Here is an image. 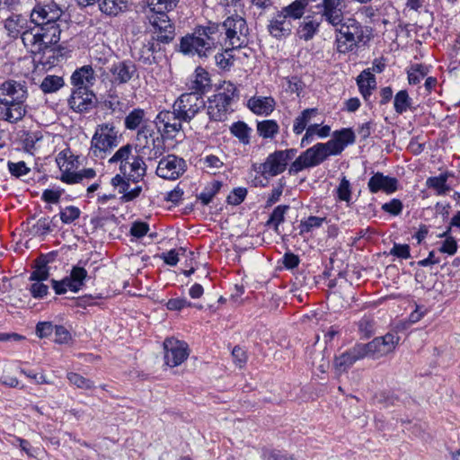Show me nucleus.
<instances>
[{
    "mask_svg": "<svg viewBox=\"0 0 460 460\" xmlns=\"http://www.w3.org/2000/svg\"><path fill=\"white\" fill-rule=\"evenodd\" d=\"M232 49H226L223 52L215 55V61L218 67L226 70L234 65V58L231 54Z\"/></svg>",
    "mask_w": 460,
    "mask_h": 460,
    "instance_id": "09e8293b",
    "label": "nucleus"
},
{
    "mask_svg": "<svg viewBox=\"0 0 460 460\" xmlns=\"http://www.w3.org/2000/svg\"><path fill=\"white\" fill-rule=\"evenodd\" d=\"M128 2L129 0H101L98 7L103 14L115 17L128 10Z\"/></svg>",
    "mask_w": 460,
    "mask_h": 460,
    "instance_id": "cd10ccee",
    "label": "nucleus"
},
{
    "mask_svg": "<svg viewBox=\"0 0 460 460\" xmlns=\"http://www.w3.org/2000/svg\"><path fill=\"white\" fill-rule=\"evenodd\" d=\"M358 326L360 333L366 338L370 337L375 332L374 321L370 317L364 316L361 318Z\"/></svg>",
    "mask_w": 460,
    "mask_h": 460,
    "instance_id": "3c124183",
    "label": "nucleus"
},
{
    "mask_svg": "<svg viewBox=\"0 0 460 460\" xmlns=\"http://www.w3.org/2000/svg\"><path fill=\"white\" fill-rule=\"evenodd\" d=\"M88 278L87 270L81 266H74L69 276L62 280L52 279V287L57 295L65 294L67 290L78 292L84 285L85 279Z\"/></svg>",
    "mask_w": 460,
    "mask_h": 460,
    "instance_id": "4468645a",
    "label": "nucleus"
},
{
    "mask_svg": "<svg viewBox=\"0 0 460 460\" xmlns=\"http://www.w3.org/2000/svg\"><path fill=\"white\" fill-rule=\"evenodd\" d=\"M53 332L55 334L54 341L56 343H66L71 339L70 332L62 325H55Z\"/></svg>",
    "mask_w": 460,
    "mask_h": 460,
    "instance_id": "bf43d9fd",
    "label": "nucleus"
},
{
    "mask_svg": "<svg viewBox=\"0 0 460 460\" xmlns=\"http://www.w3.org/2000/svg\"><path fill=\"white\" fill-rule=\"evenodd\" d=\"M62 223L69 225L79 218L80 209L75 206H67L59 213Z\"/></svg>",
    "mask_w": 460,
    "mask_h": 460,
    "instance_id": "8fccbe9b",
    "label": "nucleus"
},
{
    "mask_svg": "<svg viewBox=\"0 0 460 460\" xmlns=\"http://www.w3.org/2000/svg\"><path fill=\"white\" fill-rule=\"evenodd\" d=\"M238 99L236 86L231 82H224L217 93L208 99L207 113L210 120L225 121L233 112L232 104Z\"/></svg>",
    "mask_w": 460,
    "mask_h": 460,
    "instance_id": "20e7f679",
    "label": "nucleus"
},
{
    "mask_svg": "<svg viewBox=\"0 0 460 460\" xmlns=\"http://www.w3.org/2000/svg\"><path fill=\"white\" fill-rule=\"evenodd\" d=\"M7 166L10 173L15 177H20L29 172V168L23 161L18 163L8 162Z\"/></svg>",
    "mask_w": 460,
    "mask_h": 460,
    "instance_id": "5fc2aeb1",
    "label": "nucleus"
},
{
    "mask_svg": "<svg viewBox=\"0 0 460 460\" xmlns=\"http://www.w3.org/2000/svg\"><path fill=\"white\" fill-rule=\"evenodd\" d=\"M299 262V257L292 252H287L283 257V264L287 269H294L298 266Z\"/></svg>",
    "mask_w": 460,
    "mask_h": 460,
    "instance_id": "338daca9",
    "label": "nucleus"
},
{
    "mask_svg": "<svg viewBox=\"0 0 460 460\" xmlns=\"http://www.w3.org/2000/svg\"><path fill=\"white\" fill-rule=\"evenodd\" d=\"M289 209L288 205H279L276 207L267 221V226H273L276 232L279 230V225L284 221L285 214Z\"/></svg>",
    "mask_w": 460,
    "mask_h": 460,
    "instance_id": "c03bdc74",
    "label": "nucleus"
},
{
    "mask_svg": "<svg viewBox=\"0 0 460 460\" xmlns=\"http://www.w3.org/2000/svg\"><path fill=\"white\" fill-rule=\"evenodd\" d=\"M188 85L189 89L193 91L192 93H198L202 96L211 86L208 72L203 67L198 66Z\"/></svg>",
    "mask_w": 460,
    "mask_h": 460,
    "instance_id": "393cba45",
    "label": "nucleus"
},
{
    "mask_svg": "<svg viewBox=\"0 0 460 460\" xmlns=\"http://www.w3.org/2000/svg\"><path fill=\"white\" fill-rule=\"evenodd\" d=\"M317 114L316 108H308L304 110L299 116L294 120L293 132L296 135H300L305 129L306 126L311 120L312 117Z\"/></svg>",
    "mask_w": 460,
    "mask_h": 460,
    "instance_id": "f704fd0d",
    "label": "nucleus"
},
{
    "mask_svg": "<svg viewBox=\"0 0 460 460\" xmlns=\"http://www.w3.org/2000/svg\"><path fill=\"white\" fill-rule=\"evenodd\" d=\"M267 28L272 37L280 40L291 34L293 24L290 20L279 11L271 18Z\"/></svg>",
    "mask_w": 460,
    "mask_h": 460,
    "instance_id": "5701e85b",
    "label": "nucleus"
},
{
    "mask_svg": "<svg viewBox=\"0 0 460 460\" xmlns=\"http://www.w3.org/2000/svg\"><path fill=\"white\" fill-rule=\"evenodd\" d=\"M369 358L364 343H357L341 355L335 357L334 367L337 372H346L357 361Z\"/></svg>",
    "mask_w": 460,
    "mask_h": 460,
    "instance_id": "aec40b11",
    "label": "nucleus"
},
{
    "mask_svg": "<svg viewBox=\"0 0 460 460\" xmlns=\"http://www.w3.org/2000/svg\"><path fill=\"white\" fill-rule=\"evenodd\" d=\"M296 153L295 148L277 150L270 154L264 163L259 164L258 172L266 179L277 176L285 172Z\"/></svg>",
    "mask_w": 460,
    "mask_h": 460,
    "instance_id": "9d476101",
    "label": "nucleus"
},
{
    "mask_svg": "<svg viewBox=\"0 0 460 460\" xmlns=\"http://www.w3.org/2000/svg\"><path fill=\"white\" fill-rule=\"evenodd\" d=\"M114 82L118 84H126L137 74L136 65L130 61H119L112 65L110 69Z\"/></svg>",
    "mask_w": 460,
    "mask_h": 460,
    "instance_id": "b1692460",
    "label": "nucleus"
},
{
    "mask_svg": "<svg viewBox=\"0 0 460 460\" xmlns=\"http://www.w3.org/2000/svg\"><path fill=\"white\" fill-rule=\"evenodd\" d=\"M390 253L398 258L408 259L411 257L410 246L408 244L394 243Z\"/></svg>",
    "mask_w": 460,
    "mask_h": 460,
    "instance_id": "680f3d73",
    "label": "nucleus"
},
{
    "mask_svg": "<svg viewBox=\"0 0 460 460\" xmlns=\"http://www.w3.org/2000/svg\"><path fill=\"white\" fill-rule=\"evenodd\" d=\"M326 220L325 217L310 216L305 220H302L299 225L300 234L310 233L315 228L322 226L323 223Z\"/></svg>",
    "mask_w": 460,
    "mask_h": 460,
    "instance_id": "a18cd8bd",
    "label": "nucleus"
},
{
    "mask_svg": "<svg viewBox=\"0 0 460 460\" xmlns=\"http://www.w3.org/2000/svg\"><path fill=\"white\" fill-rule=\"evenodd\" d=\"M308 3V0H295L288 6L283 7L279 13L290 21L300 19L305 13Z\"/></svg>",
    "mask_w": 460,
    "mask_h": 460,
    "instance_id": "72a5a7b5",
    "label": "nucleus"
},
{
    "mask_svg": "<svg viewBox=\"0 0 460 460\" xmlns=\"http://www.w3.org/2000/svg\"><path fill=\"white\" fill-rule=\"evenodd\" d=\"M4 29L10 38H21L27 49H41L38 41V34L34 31L32 22H31V18L28 20L22 14H12L5 19Z\"/></svg>",
    "mask_w": 460,
    "mask_h": 460,
    "instance_id": "0eeeda50",
    "label": "nucleus"
},
{
    "mask_svg": "<svg viewBox=\"0 0 460 460\" xmlns=\"http://www.w3.org/2000/svg\"><path fill=\"white\" fill-rule=\"evenodd\" d=\"M27 225L29 234L34 237L44 236L53 231L52 219L49 217H40L33 223L29 220Z\"/></svg>",
    "mask_w": 460,
    "mask_h": 460,
    "instance_id": "7c9ffc66",
    "label": "nucleus"
},
{
    "mask_svg": "<svg viewBox=\"0 0 460 460\" xmlns=\"http://www.w3.org/2000/svg\"><path fill=\"white\" fill-rule=\"evenodd\" d=\"M168 13H152L148 16L149 22L155 28L156 40L162 43H169L174 38V25L172 23Z\"/></svg>",
    "mask_w": 460,
    "mask_h": 460,
    "instance_id": "6ab92c4d",
    "label": "nucleus"
},
{
    "mask_svg": "<svg viewBox=\"0 0 460 460\" xmlns=\"http://www.w3.org/2000/svg\"><path fill=\"white\" fill-rule=\"evenodd\" d=\"M221 186L222 184L220 181H213L198 196V199H199L204 206L208 205L215 195L219 191Z\"/></svg>",
    "mask_w": 460,
    "mask_h": 460,
    "instance_id": "de8ad7c7",
    "label": "nucleus"
},
{
    "mask_svg": "<svg viewBox=\"0 0 460 460\" xmlns=\"http://www.w3.org/2000/svg\"><path fill=\"white\" fill-rule=\"evenodd\" d=\"M320 27V22L316 19L306 17L297 29V36L305 41L314 38Z\"/></svg>",
    "mask_w": 460,
    "mask_h": 460,
    "instance_id": "473e14b6",
    "label": "nucleus"
},
{
    "mask_svg": "<svg viewBox=\"0 0 460 460\" xmlns=\"http://www.w3.org/2000/svg\"><path fill=\"white\" fill-rule=\"evenodd\" d=\"M159 133L167 140L175 139L179 135L183 134L182 122L177 111L172 110L161 111L154 120Z\"/></svg>",
    "mask_w": 460,
    "mask_h": 460,
    "instance_id": "f8f14e48",
    "label": "nucleus"
},
{
    "mask_svg": "<svg viewBox=\"0 0 460 460\" xmlns=\"http://www.w3.org/2000/svg\"><path fill=\"white\" fill-rule=\"evenodd\" d=\"M54 328L55 325L50 322H40L36 325V334L40 339L49 337L53 333Z\"/></svg>",
    "mask_w": 460,
    "mask_h": 460,
    "instance_id": "6e6d98bb",
    "label": "nucleus"
},
{
    "mask_svg": "<svg viewBox=\"0 0 460 460\" xmlns=\"http://www.w3.org/2000/svg\"><path fill=\"white\" fill-rule=\"evenodd\" d=\"M179 0H147V4L152 13H169L178 4Z\"/></svg>",
    "mask_w": 460,
    "mask_h": 460,
    "instance_id": "ea45409f",
    "label": "nucleus"
},
{
    "mask_svg": "<svg viewBox=\"0 0 460 460\" xmlns=\"http://www.w3.org/2000/svg\"><path fill=\"white\" fill-rule=\"evenodd\" d=\"M448 172L440 173L438 176L429 177L426 180V186L435 190L437 196H444L450 190L447 184Z\"/></svg>",
    "mask_w": 460,
    "mask_h": 460,
    "instance_id": "2f4dec72",
    "label": "nucleus"
},
{
    "mask_svg": "<svg viewBox=\"0 0 460 460\" xmlns=\"http://www.w3.org/2000/svg\"><path fill=\"white\" fill-rule=\"evenodd\" d=\"M164 361L171 367L180 366L189 357V346L175 338H166L164 341Z\"/></svg>",
    "mask_w": 460,
    "mask_h": 460,
    "instance_id": "2eb2a0df",
    "label": "nucleus"
},
{
    "mask_svg": "<svg viewBox=\"0 0 460 460\" xmlns=\"http://www.w3.org/2000/svg\"><path fill=\"white\" fill-rule=\"evenodd\" d=\"M279 130L278 123L273 119H266L257 124L258 134L263 138H273Z\"/></svg>",
    "mask_w": 460,
    "mask_h": 460,
    "instance_id": "58836bf2",
    "label": "nucleus"
},
{
    "mask_svg": "<svg viewBox=\"0 0 460 460\" xmlns=\"http://www.w3.org/2000/svg\"><path fill=\"white\" fill-rule=\"evenodd\" d=\"M172 108L177 111L180 119L189 123L205 110L206 102L203 96L198 93H185L174 101Z\"/></svg>",
    "mask_w": 460,
    "mask_h": 460,
    "instance_id": "9b49d317",
    "label": "nucleus"
},
{
    "mask_svg": "<svg viewBox=\"0 0 460 460\" xmlns=\"http://www.w3.org/2000/svg\"><path fill=\"white\" fill-rule=\"evenodd\" d=\"M323 150V146H320V144L317 143L302 152L299 156L291 163L288 169L289 174H296L304 169L315 167L323 163L326 158Z\"/></svg>",
    "mask_w": 460,
    "mask_h": 460,
    "instance_id": "ddd939ff",
    "label": "nucleus"
},
{
    "mask_svg": "<svg viewBox=\"0 0 460 460\" xmlns=\"http://www.w3.org/2000/svg\"><path fill=\"white\" fill-rule=\"evenodd\" d=\"M400 338L395 333L388 332L384 336L376 337L371 341L364 343L369 358H380L394 350Z\"/></svg>",
    "mask_w": 460,
    "mask_h": 460,
    "instance_id": "a211bd4d",
    "label": "nucleus"
},
{
    "mask_svg": "<svg viewBox=\"0 0 460 460\" xmlns=\"http://www.w3.org/2000/svg\"><path fill=\"white\" fill-rule=\"evenodd\" d=\"M337 198L341 201H345L348 205L350 204L352 198V188L349 181L346 176H342L339 186L336 190Z\"/></svg>",
    "mask_w": 460,
    "mask_h": 460,
    "instance_id": "37998d69",
    "label": "nucleus"
},
{
    "mask_svg": "<svg viewBox=\"0 0 460 460\" xmlns=\"http://www.w3.org/2000/svg\"><path fill=\"white\" fill-rule=\"evenodd\" d=\"M109 164H119V172L128 181H140L146 172V164L139 155L132 154V146L127 144L109 159Z\"/></svg>",
    "mask_w": 460,
    "mask_h": 460,
    "instance_id": "39448f33",
    "label": "nucleus"
},
{
    "mask_svg": "<svg viewBox=\"0 0 460 460\" xmlns=\"http://www.w3.org/2000/svg\"><path fill=\"white\" fill-rule=\"evenodd\" d=\"M137 139L141 146V154L149 160L160 157L164 152V137L155 132L150 126H142L137 131Z\"/></svg>",
    "mask_w": 460,
    "mask_h": 460,
    "instance_id": "1a4fd4ad",
    "label": "nucleus"
},
{
    "mask_svg": "<svg viewBox=\"0 0 460 460\" xmlns=\"http://www.w3.org/2000/svg\"><path fill=\"white\" fill-rule=\"evenodd\" d=\"M457 251V243L453 236H447L442 243L439 252L448 255H454Z\"/></svg>",
    "mask_w": 460,
    "mask_h": 460,
    "instance_id": "052dcab7",
    "label": "nucleus"
},
{
    "mask_svg": "<svg viewBox=\"0 0 460 460\" xmlns=\"http://www.w3.org/2000/svg\"><path fill=\"white\" fill-rule=\"evenodd\" d=\"M49 261L46 256H40L36 261L34 270L30 276V280H47L49 277V268L48 267Z\"/></svg>",
    "mask_w": 460,
    "mask_h": 460,
    "instance_id": "c9c22d12",
    "label": "nucleus"
},
{
    "mask_svg": "<svg viewBox=\"0 0 460 460\" xmlns=\"http://www.w3.org/2000/svg\"><path fill=\"white\" fill-rule=\"evenodd\" d=\"M149 230V226L146 222H134L130 228V234L136 238L145 236Z\"/></svg>",
    "mask_w": 460,
    "mask_h": 460,
    "instance_id": "13d9d810",
    "label": "nucleus"
},
{
    "mask_svg": "<svg viewBox=\"0 0 460 460\" xmlns=\"http://www.w3.org/2000/svg\"><path fill=\"white\" fill-rule=\"evenodd\" d=\"M66 377L69 382L75 385L77 388L84 390H91L94 388V383L92 380L87 379L77 373L68 372L66 374Z\"/></svg>",
    "mask_w": 460,
    "mask_h": 460,
    "instance_id": "49530a36",
    "label": "nucleus"
},
{
    "mask_svg": "<svg viewBox=\"0 0 460 460\" xmlns=\"http://www.w3.org/2000/svg\"><path fill=\"white\" fill-rule=\"evenodd\" d=\"M248 26L244 18L238 14L228 16L222 23L208 22L198 26L192 34L181 38L180 49L182 53L206 58L218 47L228 44L232 49L247 43Z\"/></svg>",
    "mask_w": 460,
    "mask_h": 460,
    "instance_id": "f257e3e1",
    "label": "nucleus"
},
{
    "mask_svg": "<svg viewBox=\"0 0 460 460\" xmlns=\"http://www.w3.org/2000/svg\"><path fill=\"white\" fill-rule=\"evenodd\" d=\"M275 106L272 97H252L248 101L249 109L255 114L269 115Z\"/></svg>",
    "mask_w": 460,
    "mask_h": 460,
    "instance_id": "c85d7f7f",
    "label": "nucleus"
},
{
    "mask_svg": "<svg viewBox=\"0 0 460 460\" xmlns=\"http://www.w3.org/2000/svg\"><path fill=\"white\" fill-rule=\"evenodd\" d=\"M56 44H46L41 49L30 50L33 54V62L41 64L43 66H49V67L55 66L58 61L56 57Z\"/></svg>",
    "mask_w": 460,
    "mask_h": 460,
    "instance_id": "bb28decb",
    "label": "nucleus"
},
{
    "mask_svg": "<svg viewBox=\"0 0 460 460\" xmlns=\"http://www.w3.org/2000/svg\"><path fill=\"white\" fill-rule=\"evenodd\" d=\"M64 85V79L61 76L49 75L43 78L40 88L44 93L58 92Z\"/></svg>",
    "mask_w": 460,
    "mask_h": 460,
    "instance_id": "4c0bfd02",
    "label": "nucleus"
},
{
    "mask_svg": "<svg viewBox=\"0 0 460 460\" xmlns=\"http://www.w3.org/2000/svg\"><path fill=\"white\" fill-rule=\"evenodd\" d=\"M204 163L208 168L213 170L212 173H216V171L223 166V162L213 155L206 156Z\"/></svg>",
    "mask_w": 460,
    "mask_h": 460,
    "instance_id": "69168bd1",
    "label": "nucleus"
},
{
    "mask_svg": "<svg viewBox=\"0 0 460 460\" xmlns=\"http://www.w3.org/2000/svg\"><path fill=\"white\" fill-rule=\"evenodd\" d=\"M190 305L191 303L186 298H172L166 304L167 309L175 311L181 310L185 307H190Z\"/></svg>",
    "mask_w": 460,
    "mask_h": 460,
    "instance_id": "0e129e2a",
    "label": "nucleus"
},
{
    "mask_svg": "<svg viewBox=\"0 0 460 460\" xmlns=\"http://www.w3.org/2000/svg\"><path fill=\"white\" fill-rule=\"evenodd\" d=\"M120 135L113 123L98 125L91 139L90 155L104 159L119 144Z\"/></svg>",
    "mask_w": 460,
    "mask_h": 460,
    "instance_id": "423d86ee",
    "label": "nucleus"
},
{
    "mask_svg": "<svg viewBox=\"0 0 460 460\" xmlns=\"http://www.w3.org/2000/svg\"><path fill=\"white\" fill-rule=\"evenodd\" d=\"M398 180L395 177L385 175L383 172H375L368 180V190L375 194L377 192H384L385 194H392L398 190Z\"/></svg>",
    "mask_w": 460,
    "mask_h": 460,
    "instance_id": "412c9836",
    "label": "nucleus"
},
{
    "mask_svg": "<svg viewBox=\"0 0 460 460\" xmlns=\"http://www.w3.org/2000/svg\"><path fill=\"white\" fill-rule=\"evenodd\" d=\"M355 142V134L351 128H342L336 130L332 134V138L326 143H319L323 146L324 156L327 159L331 155H338L342 153L348 145Z\"/></svg>",
    "mask_w": 460,
    "mask_h": 460,
    "instance_id": "f3484780",
    "label": "nucleus"
},
{
    "mask_svg": "<svg viewBox=\"0 0 460 460\" xmlns=\"http://www.w3.org/2000/svg\"><path fill=\"white\" fill-rule=\"evenodd\" d=\"M146 111L143 109L136 108L132 110L124 119L125 128L128 130L138 128L144 121Z\"/></svg>",
    "mask_w": 460,
    "mask_h": 460,
    "instance_id": "e433bc0d",
    "label": "nucleus"
},
{
    "mask_svg": "<svg viewBox=\"0 0 460 460\" xmlns=\"http://www.w3.org/2000/svg\"><path fill=\"white\" fill-rule=\"evenodd\" d=\"M247 195V189L243 187L234 188L227 196V203L237 206L241 204Z\"/></svg>",
    "mask_w": 460,
    "mask_h": 460,
    "instance_id": "603ef678",
    "label": "nucleus"
},
{
    "mask_svg": "<svg viewBox=\"0 0 460 460\" xmlns=\"http://www.w3.org/2000/svg\"><path fill=\"white\" fill-rule=\"evenodd\" d=\"M63 10L55 2L38 3L30 13L31 22L38 34L40 47L58 44L62 32Z\"/></svg>",
    "mask_w": 460,
    "mask_h": 460,
    "instance_id": "f03ea898",
    "label": "nucleus"
},
{
    "mask_svg": "<svg viewBox=\"0 0 460 460\" xmlns=\"http://www.w3.org/2000/svg\"><path fill=\"white\" fill-rule=\"evenodd\" d=\"M187 170V164L183 158L175 155H168L163 157L157 165L156 174L166 180H176Z\"/></svg>",
    "mask_w": 460,
    "mask_h": 460,
    "instance_id": "dca6fc26",
    "label": "nucleus"
},
{
    "mask_svg": "<svg viewBox=\"0 0 460 460\" xmlns=\"http://www.w3.org/2000/svg\"><path fill=\"white\" fill-rule=\"evenodd\" d=\"M35 282L31 286L30 292L34 298L44 297L49 291V287L40 280H34Z\"/></svg>",
    "mask_w": 460,
    "mask_h": 460,
    "instance_id": "4d7b16f0",
    "label": "nucleus"
},
{
    "mask_svg": "<svg viewBox=\"0 0 460 460\" xmlns=\"http://www.w3.org/2000/svg\"><path fill=\"white\" fill-rule=\"evenodd\" d=\"M231 133L244 145L250 142L251 128L243 121L234 122L230 128Z\"/></svg>",
    "mask_w": 460,
    "mask_h": 460,
    "instance_id": "a19ab883",
    "label": "nucleus"
},
{
    "mask_svg": "<svg viewBox=\"0 0 460 460\" xmlns=\"http://www.w3.org/2000/svg\"><path fill=\"white\" fill-rule=\"evenodd\" d=\"M129 181L128 179L123 176V174H116L111 179V185L115 188H119V192L123 193V191L128 190L129 188Z\"/></svg>",
    "mask_w": 460,
    "mask_h": 460,
    "instance_id": "e2e57ef3",
    "label": "nucleus"
},
{
    "mask_svg": "<svg viewBox=\"0 0 460 460\" xmlns=\"http://www.w3.org/2000/svg\"><path fill=\"white\" fill-rule=\"evenodd\" d=\"M357 84L363 98L367 100L372 94V90L376 88V77L368 70H364L358 76Z\"/></svg>",
    "mask_w": 460,
    "mask_h": 460,
    "instance_id": "c756f323",
    "label": "nucleus"
},
{
    "mask_svg": "<svg viewBox=\"0 0 460 460\" xmlns=\"http://www.w3.org/2000/svg\"><path fill=\"white\" fill-rule=\"evenodd\" d=\"M403 208L402 202L398 199H393L389 202L382 205V210L392 216H398Z\"/></svg>",
    "mask_w": 460,
    "mask_h": 460,
    "instance_id": "864d4df0",
    "label": "nucleus"
},
{
    "mask_svg": "<svg viewBox=\"0 0 460 460\" xmlns=\"http://www.w3.org/2000/svg\"><path fill=\"white\" fill-rule=\"evenodd\" d=\"M29 97L25 81L8 79L0 84V118L9 123L21 121L27 113Z\"/></svg>",
    "mask_w": 460,
    "mask_h": 460,
    "instance_id": "7ed1b4c3",
    "label": "nucleus"
},
{
    "mask_svg": "<svg viewBox=\"0 0 460 460\" xmlns=\"http://www.w3.org/2000/svg\"><path fill=\"white\" fill-rule=\"evenodd\" d=\"M95 94L87 87L75 89L68 100L69 106L76 112H84L93 107Z\"/></svg>",
    "mask_w": 460,
    "mask_h": 460,
    "instance_id": "4be33fe9",
    "label": "nucleus"
},
{
    "mask_svg": "<svg viewBox=\"0 0 460 460\" xmlns=\"http://www.w3.org/2000/svg\"><path fill=\"white\" fill-rule=\"evenodd\" d=\"M333 28L337 32V50L340 53L350 52L360 42H365L364 29L354 18L346 17L338 27Z\"/></svg>",
    "mask_w": 460,
    "mask_h": 460,
    "instance_id": "6e6552de",
    "label": "nucleus"
},
{
    "mask_svg": "<svg viewBox=\"0 0 460 460\" xmlns=\"http://www.w3.org/2000/svg\"><path fill=\"white\" fill-rule=\"evenodd\" d=\"M95 81L94 71L91 66H84L76 69L71 76V83L78 89L80 87H87L93 84Z\"/></svg>",
    "mask_w": 460,
    "mask_h": 460,
    "instance_id": "a878e982",
    "label": "nucleus"
},
{
    "mask_svg": "<svg viewBox=\"0 0 460 460\" xmlns=\"http://www.w3.org/2000/svg\"><path fill=\"white\" fill-rule=\"evenodd\" d=\"M411 104V99L410 98L406 90L399 91L394 100V111L398 114H402L405 112Z\"/></svg>",
    "mask_w": 460,
    "mask_h": 460,
    "instance_id": "79ce46f5",
    "label": "nucleus"
},
{
    "mask_svg": "<svg viewBox=\"0 0 460 460\" xmlns=\"http://www.w3.org/2000/svg\"><path fill=\"white\" fill-rule=\"evenodd\" d=\"M60 180L67 184L78 183L80 182V174L78 172H70L66 170L62 173Z\"/></svg>",
    "mask_w": 460,
    "mask_h": 460,
    "instance_id": "774afa93",
    "label": "nucleus"
}]
</instances>
